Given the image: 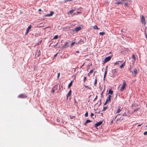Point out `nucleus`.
<instances>
[{
  "instance_id": "f257e3e1",
  "label": "nucleus",
  "mask_w": 147,
  "mask_h": 147,
  "mask_svg": "<svg viewBox=\"0 0 147 147\" xmlns=\"http://www.w3.org/2000/svg\"><path fill=\"white\" fill-rule=\"evenodd\" d=\"M118 75L117 73L116 69H114L112 71L111 73L110 74V76L112 77H115Z\"/></svg>"
},
{
  "instance_id": "f03ea898",
  "label": "nucleus",
  "mask_w": 147,
  "mask_h": 147,
  "mask_svg": "<svg viewBox=\"0 0 147 147\" xmlns=\"http://www.w3.org/2000/svg\"><path fill=\"white\" fill-rule=\"evenodd\" d=\"M126 85V84L125 82L123 81V84L121 87L120 89V91L121 92H123Z\"/></svg>"
},
{
  "instance_id": "7ed1b4c3",
  "label": "nucleus",
  "mask_w": 147,
  "mask_h": 147,
  "mask_svg": "<svg viewBox=\"0 0 147 147\" xmlns=\"http://www.w3.org/2000/svg\"><path fill=\"white\" fill-rule=\"evenodd\" d=\"M27 96L26 94H22L19 95L18 97L19 98H27Z\"/></svg>"
},
{
  "instance_id": "20e7f679",
  "label": "nucleus",
  "mask_w": 147,
  "mask_h": 147,
  "mask_svg": "<svg viewBox=\"0 0 147 147\" xmlns=\"http://www.w3.org/2000/svg\"><path fill=\"white\" fill-rule=\"evenodd\" d=\"M141 23L144 25H145L146 24V21L145 20V19L143 15H142L141 17Z\"/></svg>"
},
{
  "instance_id": "39448f33",
  "label": "nucleus",
  "mask_w": 147,
  "mask_h": 147,
  "mask_svg": "<svg viewBox=\"0 0 147 147\" xmlns=\"http://www.w3.org/2000/svg\"><path fill=\"white\" fill-rule=\"evenodd\" d=\"M111 59V56H109L105 58L104 61V63H105L108 61H109Z\"/></svg>"
},
{
  "instance_id": "423d86ee",
  "label": "nucleus",
  "mask_w": 147,
  "mask_h": 147,
  "mask_svg": "<svg viewBox=\"0 0 147 147\" xmlns=\"http://www.w3.org/2000/svg\"><path fill=\"white\" fill-rule=\"evenodd\" d=\"M138 73V70L136 68H135L133 70V71H132V74L133 75L134 74V76H135Z\"/></svg>"
},
{
  "instance_id": "0eeeda50",
  "label": "nucleus",
  "mask_w": 147,
  "mask_h": 147,
  "mask_svg": "<svg viewBox=\"0 0 147 147\" xmlns=\"http://www.w3.org/2000/svg\"><path fill=\"white\" fill-rule=\"evenodd\" d=\"M127 28L126 26H123V27L122 29L121 30V31L123 32H125L127 30Z\"/></svg>"
},
{
  "instance_id": "6e6552de",
  "label": "nucleus",
  "mask_w": 147,
  "mask_h": 147,
  "mask_svg": "<svg viewBox=\"0 0 147 147\" xmlns=\"http://www.w3.org/2000/svg\"><path fill=\"white\" fill-rule=\"evenodd\" d=\"M81 29V28L79 26V27H78L74 29V30L76 32H78V31L80 30Z\"/></svg>"
},
{
  "instance_id": "1a4fd4ad",
  "label": "nucleus",
  "mask_w": 147,
  "mask_h": 147,
  "mask_svg": "<svg viewBox=\"0 0 147 147\" xmlns=\"http://www.w3.org/2000/svg\"><path fill=\"white\" fill-rule=\"evenodd\" d=\"M102 123V122L101 121H99L96 123L95 125V127H97L98 126L101 125Z\"/></svg>"
},
{
  "instance_id": "9d476101",
  "label": "nucleus",
  "mask_w": 147,
  "mask_h": 147,
  "mask_svg": "<svg viewBox=\"0 0 147 147\" xmlns=\"http://www.w3.org/2000/svg\"><path fill=\"white\" fill-rule=\"evenodd\" d=\"M54 12L53 11H51L50 13L46 15L45 16L47 17H49L52 16Z\"/></svg>"
},
{
  "instance_id": "9b49d317",
  "label": "nucleus",
  "mask_w": 147,
  "mask_h": 147,
  "mask_svg": "<svg viewBox=\"0 0 147 147\" xmlns=\"http://www.w3.org/2000/svg\"><path fill=\"white\" fill-rule=\"evenodd\" d=\"M71 90H70L69 92H68L67 94V96L66 99H68V97L69 96H70L71 95Z\"/></svg>"
},
{
  "instance_id": "f8f14e48",
  "label": "nucleus",
  "mask_w": 147,
  "mask_h": 147,
  "mask_svg": "<svg viewBox=\"0 0 147 147\" xmlns=\"http://www.w3.org/2000/svg\"><path fill=\"white\" fill-rule=\"evenodd\" d=\"M31 25H30L28 27V28L26 30V34L30 30L31 28Z\"/></svg>"
},
{
  "instance_id": "ddd939ff",
  "label": "nucleus",
  "mask_w": 147,
  "mask_h": 147,
  "mask_svg": "<svg viewBox=\"0 0 147 147\" xmlns=\"http://www.w3.org/2000/svg\"><path fill=\"white\" fill-rule=\"evenodd\" d=\"M111 96L110 95H108V97L107 98V99H106L107 101L108 102L109 100H111Z\"/></svg>"
},
{
  "instance_id": "4468645a",
  "label": "nucleus",
  "mask_w": 147,
  "mask_h": 147,
  "mask_svg": "<svg viewBox=\"0 0 147 147\" xmlns=\"http://www.w3.org/2000/svg\"><path fill=\"white\" fill-rule=\"evenodd\" d=\"M122 62V61H117L115 63L114 65H119V64H120V63H121Z\"/></svg>"
},
{
  "instance_id": "2eb2a0df",
  "label": "nucleus",
  "mask_w": 147,
  "mask_h": 147,
  "mask_svg": "<svg viewBox=\"0 0 147 147\" xmlns=\"http://www.w3.org/2000/svg\"><path fill=\"white\" fill-rule=\"evenodd\" d=\"M121 110H122V109H120V108L118 109L116 112V113L117 114V113H120L121 112Z\"/></svg>"
},
{
  "instance_id": "dca6fc26",
  "label": "nucleus",
  "mask_w": 147,
  "mask_h": 147,
  "mask_svg": "<svg viewBox=\"0 0 147 147\" xmlns=\"http://www.w3.org/2000/svg\"><path fill=\"white\" fill-rule=\"evenodd\" d=\"M123 119H124V118H123V117H121L119 118H118L117 119V121H121L122 120H123Z\"/></svg>"
},
{
  "instance_id": "f3484780",
  "label": "nucleus",
  "mask_w": 147,
  "mask_h": 147,
  "mask_svg": "<svg viewBox=\"0 0 147 147\" xmlns=\"http://www.w3.org/2000/svg\"><path fill=\"white\" fill-rule=\"evenodd\" d=\"M91 122V121L90 120H88V119L87 120L86 122H85L84 123V124L85 125H86L87 123H88L90 122Z\"/></svg>"
},
{
  "instance_id": "a211bd4d",
  "label": "nucleus",
  "mask_w": 147,
  "mask_h": 147,
  "mask_svg": "<svg viewBox=\"0 0 147 147\" xmlns=\"http://www.w3.org/2000/svg\"><path fill=\"white\" fill-rule=\"evenodd\" d=\"M72 82L71 81L69 84L68 86V88H70V87L72 86Z\"/></svg>"
},
{
  "instance_id": "6ab92c4d",
  "label": "nucleus",
  "mask_w": 147,
  "mask_h": 147,
  "mask_svg": "<svg viewBox=\"0 0 147 147\" xmlns=\"http://www.w3.org/2000/svg\"><path fill=\"white\" fill-rule=\"evenodd\" d=\"M68 42H66L63 45L64 47L66 48L67 47V45L68 44Z\"/></svg>"
},
{
  "instance_id": "aec40b11",
  "label": "nucleus",
  "mask_w": 147,
  "mask_h": 147,
  "mask_svg": "<svg viewBox=\"0 0 147 147\" xmlns=\"http://www.w3.org/2000/svg\"><path fill=\"white\" fill-rule=\"evenodd\" d=\"M113 93V91L110 89L109 91V93L108 94H112Z\"/></svg>"
},
{
  "instance_id": "412c9836",
  "label": "nucleus",
  "mask_w": 147,
  "mask_h": 147,
  "mask_svg": "<svg viewBox=\"0 0 147 147\" xmlns=\"http://www.w3.org/2000/svg\"><path fill=\"white\" fill-rule=\"evenodd\" d=\"M97 80L96 79H96H95V81L94 82V86H96V85L97 84Z\"/></svg>"
},
{
  "instance_id": "4be33fe9",
  "label": "nucleus",
  "mask_w": 147,
  "mask_h": 147,
  "mask_svg": "<svg viewBox=\"0 0 147 147\" xmlns=\"http://www.w3.org/2000/svg\"><path fill=\"white\" fill-rule=\"evenodd\" d=\"M125 63H122L120 66V67L121 68H122L123 67H124V66L125 65Z\"/></svg>"
},
{
  "instance_id": "5701e85b",
  "label": "nucleus",
  "mask_w": 147,
  "mask_h": 147,
  "mask_svg": "<svg viewBox=\"0 0 147 147\" xmlns=\"http://www.w3.org/2000/svg\"><path fill=\"white\" fill-rule=\"evenodd\" d=\"M75 10H74V9L70 10L69 11V12L71 13L72 14V13Z\"/></svg>"
},
{
  "instance_id": "b1692460",
  "label": "nucleus",
  "mask_w": 147,
  "mask_h": 147,
  "mask_svg": "<svg viewBox=\"0 0 147 147\" xmlns=\"http://www.w3.org/2000/svg\"><path fill=\"white\" fill-rule=\"evenodd\" d=\"M105 34V33L104 32H100L99 33V34L101 36H103Z\"/></svg>"
},
{
  "instance_id": "393cba45",
  "label": "nucleus",
  "mask_w": 147,
  "mask_h": 147,
  "mask_svg": "<svg viewBox=\"0 0 147 147\" xmlns=\"http://www.w3.org/2000/svg\"><path fill=\"white\" fill-rule=\"evenodd\" d=\"M132 58L134 60H135L136 59V57L134 55H132Z\"/></svg>"
},
{
  "instance_id": "a878e982",
  "label": "nucleus",
  "mask_w": 147,
  "mask_h": 147,
  "mask_svg": "<svg viewBox=\"0 0 147 147\" xmlns=\"http://www.w3.org/2000/svg\"><path fill=\"white\" fill-rule=\"evenodd\" d=\"M37 53H38L37 56H39L40 55V51H37Z\"/></svg>"
},
{
  "instance_id": "bb28decb",
  "label": "nucleus",
  "mask_w": 147,
  "mask_h": 147,
  "mask_svg": "<svg viewBox=\"0 0 147 147\" xmlns=\"http://www.w3.org/2000/svg\"><path fill=\"white\" fill-rule=\"evenodd\" d=\"M94 28L95 29H98V28L96 25H95L94 26Z\"/></svg>"
},
{
  "instance_id": "cd10ccee",
  "label": "nucleus",
  "mask_w": 147,
  "mask_h": 147,
  "mask_svg": "<svg viewBox=\"0 0 147 147\" xmlns=\"http://www.w3.org/2000/svg\"><path fill=\"white\" fill-rule=\"evenodd\" d=\"M85 117H87L88 116V112L87 111L86 113L85 114Z\"/></svg>"
},
{
  "instance_id": "c85d7f7f",
  "label": "nucleus",
  "mask_w": 147,
  "mask_h": 147,
  "mask_svg": "<svg viewBox=\"0 0 147 147\" xmlns=\"http://www.w3.org/2000/svg\"><path fill=\"white\" fill-rule=\"evenodd\" d=\"M75 42H72L71 43V47H72L74 45V44L75 43Z\"/></svg>"
},
{
  "instance_id": "c756f323",
  "label": "nucleus",
  "mask_w": 147,
  "mask_h": 147,
  "mask_svg": "<svg viewBox=\"0 0 147 147\" xmlns=\"http://www.w3.org/2000/svg\"><path fill=\"white\" fill-rule=\"evenodd\" d=\"M93 72V70H91L90 71V72H89V74H92V73Z\"/></svg>"
},
{
  "instance_id": "7c9ffc66",
  "label": "nucleus",
  "mask_w": 147,
  "mask_h": 147,
  "mask_svg": "<svg viewBox=\"0 0 147 147\" xmlns=\"http://www.w3.org/2000/svg\"><path fill=\"white\" fill-rule=\"evenodd\" d=\"M124 5L125 6H128V3H125L124 4Z\"/></svg>"
},
{
  "instance_id": "2f4dec72",
  "label": "nucleus",
  "mask_w": 147,
  "mask_h": 147,
  "mask_svg": "<svg viewBox=\"0 0 147 147\" xmlns=\"http://www.w3.org/2000/svg\"><path fill=\"white\" fill-rule=\"evenodd\" d=\"M97 97H98L97 96H96V97L94 98V101L96 100L97 99Z\"/></svg>"
},
{
  "instance_id": "473e14b6",
  "label": "nucleus",
  "mask_w": 147,
  "mask_h": 147,
  "mask_svg": "<svg viewBox=\"0 0 147 147\" xmlns=\"http://www.w3.org/2000/svg\"><path fill=\"white\" fill-rule=\"evenodd\" d=\"M94 114L92 113H91V116L92 118H93V116H94Z\"/></svg>"
},
{
  "instance_id": "72a5a7b5",
  "label": "nucleus",
  "mask_w": 147,
  "mask_h": 147,
  "mask_svg": "<svg viewBox=\"0 0 147 147\" xmlns=\"http://www.w3.org/2000/svg\"><path fill=\"white\" fill-rule=\"evenodd\" d=\"M103 91L101 93V97H103Z\"/></svg>"
},
{
  "instance_id": "f704fd0d",
  "label": "nucleus",
  "mask_w": 147,
  "mask_h": 147,
  "mask_svg": "<svg viewBox=\"0 0 147 147\" xmlns=\"http://www.w3.org/2000/svg\"><path fill=\"white\" fill-rule=\"evenodd\" d=\"M144 135H147V131H145L144 132Z\"/></svg>"
},
{
  "instance_id": "c9c22d12",
  "label": "nucleus",
  "mask_w": 147,
  "mask_h": 147,
  "mask_svg": "<svg viewBox=\"0 0 147 147\" xmlns=\"http://www.w3.org/2000/svg\"><path fill=\"white\" fill-rule=\"evenodd\" d=\"M138 109H135L134 110V112H136L137 111H138Z\"/></svg>"
},
{
  "instance_id": "e433bc0d",
  "label": "nucleus",
  "mask_w": 147,
  "mask_h": 147,
  "mask_svg": "<svg viewBox=\"0 0 147 147\" xmlns=\"http://www.w3.org/2000/svg\"><path fill=\"white\" fill-rule=\"evenodd\" d=\"M107 109V107H103V110L104 111L105 110Z\"/></svg>"
},
{
  "instance_id": "4c0bfd02",
  "label": "nucleus",
  "mask_w": 147,
  "mask_h": 147,
  "mask_svg": "<svg viewBox=\"0 0 147 147\" xmlns=\"http://www.w3.org/2000/svg\"><path fill=\"white\" fill-rule=\"evenodd\" d=\"M126 115L125 114V113H124L122 114V116H126Z\"/></svg>"
},
{
  "instance_id": "58836bf2",
  "label": "nucleus",
  "mask_w": 147,
  "mask_h": 147,
  "mask_svg": "<svg viewBox=\"0 0 147 147\" xmlns=\"http://www.w3.org/2000/svg\"><path fill=\"white\" fill-rule=\"evenodd\" d=\"M107 73V69H106V70L105 71V75H106V74Z\"/></svg>"
},
{
  "instance_id": "ea45409f",
  "label": "nucleus",
  "mask_w": 147,
  "mask_h": 147,
  "mask_svg": "<svg viewBox=\"0 0 147 147\" xmlns=\"http://www.w3.org/2000/svg\"><path fill=\"white\" fill-rule=\"evenodd\" d=\"M86 79V77H84V82H85Z\"/></svg>"
},
{
  "instance_id": "a19ab883",
  "label": "nucleus",
  "mask_w": 147,
  "mask_h": 147,
  "mask_svg": "<svg viewBox=\"0 0 147 147\" xmlns=\"http://www.w3.org/2000/svg\"><path fill=\"white\" fill-rule=\"evenodd\" d=\"M84 86L85 87H87V88H88L89 89H90V88L89 87H88V86H85V85H84Z\"/></svg>"
},
{
  "instance_id": "79ce46f5",
  "label": "nucleus",
  "mask_w": 147,
  "mask_h": 147,
  "mask_svg": "<svg viewBox=\"0 0 147 147\" xmlns=\"http://www.w3.org/2000/svg\"><path fill=\"white\" fill-rule=\"evenodd\" d=\"M59 76H60V73H59L58 74V75H57V78H58V79Z\"/></svg>"
},
{
  "instance_id": "37998d69",
  "label": "nucleus",
  "mask_w": 147,
  "mask_h": 147,
  "mask_svg": "<svg viewBox=\"0 0 147 147\" xmlns=\"http://www.w3.org/2000/svg\"><path fill=\"white\" fill-rule=\"evenodd\" d=\"M108 102V101H107V100H106V102H105V103H104V105H105L107 104V102Z\"/></svg>"
},
{
  "instance_id": "c03bdc74",
  "label": "nucleus",
  "mask_w": 147,
  "mask_h": 147,
  "mask_svg": "<svg viewBox=\"0 0 147 147\" xmlns=\"http://www.w3.org/2000/svg\"><path fill=\"white\" fill-rule=\"evenodd\" d=\"M55 91V90H54L53 88L51 91V92H52L53 93H54Z\"/></svg>"
},
{
  "instance_id": "a18cd8bd",
  "label": "nucleus",
  "mask_w": 147,
  "mask_h": 147,
  "mask_svg": "<svg viewBox=\"0 0 147 147\" xmlns=\"http://www.w3.org/2000/svg\"><path fill=\"white\" fill-rule=\"evenodd\" d=\"M72 1V0H66L65 1V2L66 1Z\"/></svg>"
},
{
  "instance_id": "49530a36",
  "label": "nucleus",
  "mask_w": 147,
  "mask_h": 147,
  "mask_svg": "<svg viewBox=\"0 0 147 147\" xmlns=\"http://www.w3.org/2000/svg\"><path fill=\"white\" fill-rule=\"evenodd\" d=\"M142 125V124H139V125H138V127L140 126H141Z\"/></svg>"
},
{
  "instance_id": "de8ad7c7",
  "label": "nucleus",
  "mask_w": 147,
  "mask_h": 147,
  "mask_svg": "<svg viewBox=\"0 0 147 147\" xmlns=\"http://www.w3.org/2000/svg\"><path fill=\"white\" fill-rule=\"evenodd\" d=\"M38 11H41V9H38Z\"/></svg>"
},
{
  "instance_id": "09e8293b",
  "label": "nucleus",
  "mask_w": 147,
  "mask_h": 147,
  "mask_svg": "<svg viewBox=\"0 0 147 147\" xmlns=\"http://www.w3.org/2000/svg\"><path fill=\"white\" fill-rule=\"evenodd\" d=\"M58 37H54V38L53 39H57L58 38Z\"/></svg>"
},
{
  "instance_id": "8fccbe9b",
  "label": "nucleus",
  "mask_w": 147,
  "mask_h": 147,
  "mask_svg": "<svg viewBox=\"0 0 147 147\" xmlns=\"http://www.w3.org/2000/svg\"><path fill=\"white\" fill-rule=\"evenodd\" d=\"M57 54H55V55H54V57H56V56H57Z\"/></svg>"
},
{
  "instance_id": "3c124183",
  "label": "nucleus",
  "mask_w": 147,
  "mask_h": 147,
  "mask_svg": "<svg viewBox=\"0 0 147 147\" xmlns=\"http://www.w3.org/2000/svg\"><path fill=\"white\" fill-rule=\"evenodd\" d=\"M77 14L79 13H80L79 12L77 11L76 12Z\"/></svg>"
},
{
  "instance_id": "603ef678",
  "label": "nucleus",
  "mask_w": 147,
  "mask_h": 147,
  "mask_svg": "<svg viewBox=\"0 0 147 147\" xmlns=\"http://www.w3.org/2000/svg\"><path fill=\"white\" fill-rule=\"evenodd\" d=\"M54 37H58V36H57V35H56Z\"/></svg>"
},
{
  "instance_id": "864d4df0",
  "label": "nucleus",
  "mask_w": 147,
  "mask_h": 147,
  "mask_svg": "<svg viewBox=\"0 0 147 147\" xmlns=\"http://www.w3.org/2000/svg\"><path fill=\"white\" fill-rule=\"evenodd\" d=\"M76 53H79V51H76Z\"/></svg>"
},
{
  "instance_id": "5fc2aeb1",
  "label": "nucleus",
  "mask_w": 147,
  "mask_h": 147,
  "mask_svg": "<svg viewBox=\"0 0 147 147\" xmlns=\"http://www.w3.org/2000/svg\"><path fill=\"white\" fill-rule=\"evenodd\" d=\"M106 75H105V74H104V78H105V77Z\"/></svg>"
},
{
  "instance_id": "6e6d98bb",
  "label": "nucleus",
  "mask_w": 147,
  "mask_h": 147,
  "mask_svg": "<svg viewBox=\"0 0 147 147\" xmlns=\"http://www.w3.org/2000/svg\"><path fill=\"white\" fill-rule=\"evenodd\" d=\"M90 74H89V73H88V76H90Z\"/></svg>"
},
{
  "instance_id": "4d7b16f0",
  "label": "nucleus",
  "mask_w": 147,
  "mask_h": 147,
  "mask_svg": "<svg viewBox=\"0 0 147 147\" xmlns=\"http://www.w3.org/2000/svg\"><path fill=\"white\" fill-rule=\"evenodd\" d=\"M119 115V114H117V115H116V117L117 116V115Z\"/></svg>"
},
{
  "instance_id": "13d9d810",
  "label": "nucleus",
  "mask_w": 147,
  "mask_h": 147,
  "mask_svg": "<svg viewBox=\"0 0 147 147\" xmlns=\"http://www.w3.org/2000/svg\"><path fill=\"white\" fill-rule=\"evenodd\" d=\"M146 37H147V35H146Z\"/></svg>"
},
{
  "instance_id": "bf43d9fd",
  "label": "nucleus",
  "mask_w": 147,
  "mask_h": 147,
  "mask_svg": "<svg viewBox=\"0 0 147 147\" xmlns=\"http://www.w3.org/2000/svg\"><path fill=\"white\" fill-rule=\"evenodd\" d=\"M83 65H84V64H83L82 66H83Z\"/></svg>"
}]
</instances>
